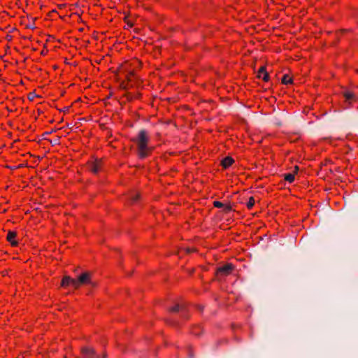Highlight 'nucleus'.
I'll return each instance as SVG.
<instances>
[{
    "label": "nucleus",
    "instance_id": "9d476101",
    "mask_svg": "<svg viewBox=\"0 0 358 358\" xmlns=\"http://www.w3.org/2000/svg\"><path fill=\"white\" fill-rule=\"evenodd\" d=\"M257 78H259V79H262L264 82H268L269 80H270V75L268 73V72L266 71V66H262L258 71H257Z\"/></svg>",
    "mask_w": 358,
    "mask_h": 358
},
{
    "label": "nucleus",
    "instance_id": "b1692460",
    "mask_svg": "<svg viewBox=\"0 0 358 358\" xmlns=\"http://www.w3.org/2000/svg\"><path fill=\"white\" fill-rule=\"evenodd\" d=\"M185 272L189 276H192L194 275V273H195V268L192 267V268H185Z\"/></svg>",
    "mask_w": 358,
    "mask_h": 358
},
{
    "label": "nucleus",
    "instance_id": "7c9ffc66",
    "mask_svg": "<svg viewBox=\"0 0 358 358\" xmlns=\"http://www.w3.org/2000/svg\"><path fill=\"white\" fill-rule=\"evenodd\" d=\"M99 127L101 130H106V129H108V127H106V125L104 124H100Z\"/></svg>",
    "mask_w": 358,
    "mask_h": 358
},
{
    "label": "nucleus",
    "instance_id": "a19ab883",
    "mask_svg": "<svg viewBox=\"0 0 358 358\" xmlns=\"http://www.w3.org/2000/svg\"><path fill=\"white\" fill-rule=\"evenodd\" d=\"M79 31H83V28H80V29H79Z\"/></svg>",
    "mask_w": 358,
    "mask_h": 358
},
{
    "label": "nucleus",
    "instance_id": "f3484780",
    "mask_svg": "<svg viewBox=\"0 0 358 358\" xmlns=\"http://www.w3.org/2000/svg\"><path fill=\"white\" fill-rule=\"evenodd\" d=\"M222 208V212L225 214H228L233 210L232 205L231 204L230 201L227 203H224V206Z\"/></svg>",
    "mask_w": 358,
    "mask_h": 358
},
{
    "label": "nucleus",
    "instance_id": "ddd939ff",
    "mask_svg": "<svg viewBox=\"0 0 358 358\" xmlns=\"http://www.w3.org/2000/svg\"><path fill=\"white\" fill-rule=\"evenodd\" d=\"M163 320L166 324L173 327H179L180 326L178 321L171 318H164Z\"/></svg>",
    "mask_w": 358,
    "mask_h": 358
},
{
    "label": "nucleus",
    "instance_id": "6ab92c4d",
    "mask_svg": "<svg viewBox=\"0 0 358 358\" xmlns=\"http://www.w3.org/2000/svg\"><path fill=\"white\" fill-rule=\"evenodd\" d=\"M186 255H189L192 253H196L199 252V250L196 247H187L182 249Z\"/></svg>",
    "mask_w": 358,
    "mask_h": 358
},
{
    "label": "nucleus",
    "instance_id": "423d86ee",
    "mask_svg": "<svg viewBox=\"0 0 358 358\" xmlns=\"http://www.w3.org/2000/svg\"><path fill=\"white\" fill-rule=\"evenodd\" d=\"M92 273L89 271L81 273L76 279L77 289H78L81 285H90L92 287H96L98 286V282L92 281Z\"/></svg>",
    "mask_w": 358,
    "mask_h": 358
},
{
    "label": "nucleus",
    "instance_id": "f257e3e1",
    "mask_svg": "<svg viewBox=\"0 0 358 358\" xmlns=\"http://www.w3.org/2000/svg\"><path fill=\"white\" fill-rule=\"evenodd\" d=\"M142 67V62L133 57L122 63L114 72L115 80L120 83L119 88L125 90L122 98L128 102L142 99L143 80L138 75Z\"/></svg>",
    "mask_w": 358,
    "mask_h": 358
},
{
    "label": "nucleus",
    "instance_id": "bb28decb",
    "mask_svg": "<svg viewBox=\"0 0 358 358\" xmlns=\"http://www.w3.org/2000/svg\"><path fill=\"white\" fill-rule=\"evenodd\" d=\"M113 137V132L111 129H106V138L109 139Z\"/></svg>",
    "mask_w": 358,
    "mask_h": 358
},
{
    "label": "nucleus",
    "instance_id": "dca6fc26",
    "mask_svg": "<svg viewBox=\"0 0 358 358\" xmlns=\"http://www.w3.org/2000/svg\"><path fill=\"white\" fill-rule=\"evenodd\" d=\"M283 178L286 182L292 183L295 180V176L292 173H287L283 174Z\"/></svg>",
    "mask_w": 358,
    "mask_h": 358
},
{
    "label": "nucleus",
    "instance_id": "4be33fe9",
    "mask_svg": "<svg viewBox=\"0 0 358 358\" xmlns=\"http://www.w3.org/2000/svg\"><path fill=\"white\" fill-rule=\"evenodd\" d=\"M36 97L41 98V96L36 94L34 91L29 92L27 95V99L31 101H33Z\"/></svg>",
    "mask_w": 358,
    "mask_h": 358
},
{
    "label": "nucleus",
    "instance_id": "37998d69",
    "mask_svg": "<svg viewBox=\"0 0 358 358\" xmlns=\"http://www.w3.org/2000/svg\"><path fill=\"white\" fill-rule=\"evenodd\" d=\"M55 144H58L59 143H57L56 141H54Z\"/></svg>",
    "mask_w": 358,
    "mask_h": 358
},
{
    "label": "nucleus",
    "instance_id": "39448f33",
    "mask_svg": "<svg viewBox=\"0 0 358 358\" xmlns=\"http://www.w3.org/2000/svg\"><path fill=\"white\" fill-rule=\"evenodd\" d=\"M235 269V266L231 263H226L222 266L216 268L213 281H222L223 278L229 276Z\"/></svg>",
    "mask_w": 358,
    "mask_h": 358
},
{
    "label": "nucleus",
    "instance_id": "2eb2a0df",
    "mask_svg": "<svg viewBox=\"0 0 358 358\" xmlns=\"http://www.w3.org/2000/svg\"><path fill=\"white\" fill-rule=\"evenodd\" d=\"M162 48L161 46L155 45L152 48V53L155 58H158L162 55Z\"/></svg>",
    "mask_w": 358,
    "mask_h": 358
},
{
    "label": "nucleus",
    "instance_id": "4468645a",
    "mask_svg": "<svg viewBox=\"0 0 358 358\" xmlns=\"http://www.w3.org/2000/svg\"><path fill=\"white\" fill-rule=\"evenodd\" d=\"M281 83L282 84L285 85L289 84H293V77L292 76H289V74H285L281 78Z\"/></svg>",
    "mask_w": 358,
    "mask_h": 358
},
{
    "label": "nucleus",
    "instance_id": "c03bdc74",
    "mask_svg": "<svg viewBox=\"0 0 358 358\" xmlns=\"http://www.w3.org/2000/svg\"><path fill=\"white\" fill-rule=\"evenodd\" d=\"M55 144H58L59 143H57L56 141H54Z\"/></svg>",
    "mask_w": 358,
    "mask_h": 358
},
{
    "label": "nucleus",
    "instance_id": "c756f323",
    "mask_svg": "<svg viewBox=\"0 0 358 358\" xmlns=\"http://www.w3.org/2000/svg\"><path fill=\"white\" fill-rule=\"evenodd\" d=\"M71 106H65L62 109L59 110L60 111H62L63 113H68L69 111Z\"/></svg>",
    "mask_w": 358,
    "mask_h": 358
},
{
    "label": "nucleus",
    "instance_id": "79ce46f5",
    "mask_svg": "<svg viewBox=\"0 0 358 358\" xmlns=\"http://www.w3.org/2000/svg\"><path fill=\"white\" fill-rule=\"evenodd\" d=\"M2 275H3V276H5V275H6V274H5V271H3V272H2Z\"/></svg>",
    "mask_w": 358,
    "mask_h": 358
},
{
    "label": "nucleus",
    "instance_id": "c85d7f7f",
    "mask_svg": "<svg viewBox=\"0 0 358 358\" xmlns=\"http://www.w3.org/2000/svg\"><path fill=\"white\" fill-rule=\"evenodd\" d=\"M299 171V166L298 165L294 166V170L292 171V173L296 176L298 174V172Z\"/></svg>",
    "mask_w": 358,
    "mask_h": 358
},
{
    "label": "nucleus",
    "instance_id": "2f4dec72",
    "mask_svg": "<svg viewBox=\"0 0 358 358\" xmlns=\"http://www.w3.org/2000/svg\"><path fill=\"white\" fill-rule=\"evenodd\" d=\"M55 13H57V12L55 10H53L49 13L48 16L52 17V15H55Z\"/></svg>",
    "mask_w": 358,
    "mask_h": 358
},
{
    "label": "nucleus",
    "instance_id": "473e14b6",
    "mask_svg": "<svg viewBox=\"0 0 358 358\" xmlns=\"http://www.w3.org/2000/svg\"><path fill=\"white\" fill-rule=\"evenodd\" d=\"M57 6L59 9H62L66 6V4H59Z\"/></svg>",
    "mask_w": 358,
    "mask_h": 358
},
{
    "label": "nucleus",
    "instance_id": "aec40b11",
    "mask_svg": "<svg viewBox=\"0 0 358 358\" xmlns=\"http://www.w3.org/2000/svg\"><path fill=\"white\" fill-rule=\"evenodd\" d=\"M343 96L346 100H354L355 101V94L352 92H345L343 94Z\"/></svg>",
    "mask_w": 358,
    "mask_h": 358
},
{
    "label": "nucleus",
    "instance_id": "4c0bfd02",
    "mask_svg": "<svg viewBox=\"0 0 358 358\" xmlns=\"http://www.w3.org/2000/svg\"><path fill=\"white\" fill-rule=\"evenodd\" d=\"M332 33H333V31H327V34L328 35H330V34H331Z\"/></svg>",
    "mask_w": 358,
    "mask_h": 358
},
{
    "label": "nucleus",
    "instance_id": "f03ea898",
    "mask_svg": "<svg viewBox=\"0 0 358 358\" xmlns=\"http://www.w3.org/2000/svg\"><path fill=\"white\" fill-rule=\"evenodd\" d=\"M130 141L136 144V154L140 159L151 156L155 149V146H149L150 136L145 130H141Z\"/></svg>",
    "mask_w": 358,
    "mask_h": 358
},
{
    "label": "nucleus",
    "instance_id": "72a5a7b5",
    "mask_svg": "<svg viewBox=\"0 0 358 358\" xmlns=\"http://www.w3.org/2000/svg\"><path fill=\"white\" fill-rule=\"evenodd\" d=\"M22 167H24L23 164H20L18 166H15V169H20V168H22Z\"/></svg>",
    "mask_w": 358,
    "mask_h": 358
},
{
    "label": "nucleus",
    "instance_id": "f8f14e48",
    "mask_svg": "<svg viewBox=\"0 0 358 358\" xmlns=\"http://www.w3.org/2000/svg\"><path fill=\"white\" fill-rule=\"evenodd\" d=\"M354 30L351 28L349 29H339L335 31L334 34L336 38V43H338L341 41V37L348 34H352Z\"/></svg>",
    "mask_w": 358,
    "mask_h": 358
},
{
    "label": "nucleus",
    "instance_id": "412c9836",
    "mask_svg": "<svg viewBox=\"0 0 358 358\" xmlns=\"http://www.w3.org/2000/svg\"><path fill=\"white\" fill-rule=\"evenodd\" d=\"M255 203V199L254 196H250L246 203V206L248 210H251Z\"/></svg>",
    "mask_w": 358,
    "mask_h": 358
},
{
    "label": "nucleus",
    "instance_id": "393cba45",
    "mask_svg": "<svg viewBox=\"0 0 358 358\" xmlns=\"http://www.w3.org/2000/svg\"><path fill=\"white\" fill-rule=\"evenodd\" d=\"M213 205L215 208H222L224 206V203L220 201H214L213 202Z\"/></svg>",
    "mask_w": 358,
    "mask_h": 358
},
{
    "label": "nucleus",
    "instance_id": "0eeeda50",
    "mask_svg": "<svg viewBox=\"0 0 358 358\" xmlns=\"http://www.w3.org/2000/svg\"><path fill=\"white\" fill-rule=\"evenodd\" d=\"M80 354L83 356V358H99L94 348L89 346L82 347Z\"/></svg>",
    "mask_w": 358,
    "mask_h": 358
},
{
    "label": "nucleus",
    "instance_id": "c9c22d12",
    "mask_svg": "<svg viewBox=\"0 0 358 358\" xmlns=\"http://www.w3.org/2000/svg\"><path fill=\"white\" fill-rule=\"evenodd\" d=\"M194 329H198V330H199V329H200V327H199V326H194V327H192V330H194Z\"/></svg>",
    "mask_w": 358,
    "mask_h": 358
},
{
    "label": "nucleus",
    "instance_id": "ea45409f",
    "mask_svg": "<svg viewBox=\"0 0 358 358\" xmlns=\"http://www.w3.org/2000/svg\"><path fill=\"white\" fill-rule=\"evenodd\" d=\"M38 114L40 115L41 114V110L40 109H38Z\"/></svg>",
    "mask_w": 358,
    "mask_h": 358
},
{
    "label": "nucleus",
    "instance_id": "6e6552de",
    "mask_svg": "<svg viewBox=\"0 0 358 358\" xmlns=\"http://www.w3.org/2000/svg\"><path fill=\"white\" fill-rule=\"evenodd\" d=\"M61 287H67L69 286H72L74 289H77V281L76 279L72 278L69 275H65L62 278L61 280Z\"/></svg>",
    "mask_w": 358,
    "mask_h": 358
},
{
    "label": "nucleus",
    "instance_id": "9b49d317",
    "mask_svg": "<svg viewBox=\"0 0 358 358\" xmlns=\"http://www.w3.org/2000/svg\"><path fill=\"white\" fill-rule=\"evenodd\" d=\"M235 163V160L231 156L224 157L220 162V166L222 169L226 170L231 166Z\"/></svg>",
    "mask_w": 358,
    "mask_h": 358
},
{
    "label": "nucleus",
    "instance_id": "a878e982",
    "mask_svg": "<svg viewBox=\"0 0 358 358\" xmlns=\"http://www.w3.org/2000/svg\"><path fill=\"white\" fill-rule=\"evenodd\" d=\"M187 350H188V354H189V357L194 358V349H193V348L192 346H189L187 348Z\"/></svg>",
    "mask_w": 358,
    "mask_h": 358
},
{
    "label": "nucleus",
    "instance_id": "58836bf2",
    "mask_svg": "<svg viewBox=\"0 0 358 358\" xmlns=\"http://www.w3.org/2000/svg\"><path fill=\"white\" fill-rule=\"evenodd\" d=\"M7 167H8V168H9V169H10L11 170L15 169V166H12V167H11V166H7Z\"/></svg>",
    "mask_w": 358,
    "mask_h": 358
},
{
    "label": "nucleus",
    "instance_id": "1a4fd4ad",
    "mask_svg": "<svg viewBox=\"0 0 358 358\" xmlns=\"http://www.w3.org/2000/svg\"><path fill=\"white\" fill-rule=\"evenodd\" d=\"M17 233L15 231L9 230L7 233L6 241L12 247H17L19 245V241L17 240Z\"/></svg>",
    "mask_w": 358,
    "mask_h": 358
},
{
    "label": "nucleus",
    "instance_id": "5701e85b",
    "mask_svg": "<svg viewBox=\"0 0 358 358\" xmlns=\"http://www.w3.org/2000/svg\"><path fill=\"white\" fill-rule=\"evenodd\" d=\"M124 22L129 27H132L134 26V22L131 20L129 16H125L124 17Z\"/></svg>",
    "mask_w": 358,
    "mask_h": 358
},
{
    "label": "nucleus",
    "instance_id": "cd10ccee",
    "mask_svg": "<svg viewBox=\"0 0 358 358\" xmlns=\"http://www.w3.org/2000/svg\"><path fill=\"white\" fill-rule=\"evenodd\" d=\"M155 138H156L157 141H161L162 138V133L161 132H156V134H155Z\"/></svg>",
    "mask_w": 358,
    "mask_h": 358
},
{
    "label": "nucleus",
    "instance_id": "e433bc0d",
    "mask_svg": "<svg viewBox=\"0 0 358 358\" xmlns=\"http://www.w3.org/2000/svg\"><path fill=\"white\" fill-rule=\"evenodd\" d=\"M53 131H54V130L52 129V130L51 131H50V132H47V131H46V132H45V133L43 134V136H45V135H47V134H50Z\"/></svg>",
    "mask_w": 358,
    "mask_h": 358
},
{
    "label": "nucleus",
    "instance_id": "a211bd4d",
    "mask_svg": "<svg viewBox=\"0 0 358 358\" xmlns=\"http://www.w3.org/2000/svg\"><path fill=\"white\" fill-rule=\"evenodd\" d=\"M141 194L140 192H136L134 195L131 196L129 198L131 204L133 205L138 202L141 199Z\"/></svg>",
    "mask_w": 358,
    "mask_h": 358
},
{
    "label": "nucleus",
    "instance_id": "f704fd0d",
    "mask_svg": "<svg viewBox=\"0 0 358 358\" xmlns=\"http://www.w3.org/2000/svg\"><path fill=\"white\" fill-rule=\"evenodd\" d=\"M107 356H108L107 352H104L103 353L102 358H106V357H107Z\"/></svg>",
    "mask_w": 358,
    "mask_h": 358
},
{
    "label": "nucleus",
    "instance_id": "20e7f679",
    "mask_svg": "<svg viewBox=\"0 0 358 358\" xmlns=\"http://www.w3.org/2000/svg\"><path fill=\"white\" fill-rule=\"evenodd\" d=\"M105 162L103 158H98L94 155L91 156V159L88 160L85 167L86 171L94 176H99L103 171Z\"/></svg>",
    "mask_w": 358,
    "mask_h": 358
},
{
    "label": "nucleus",
    "instance_id": "a18cd8bd",
    "mask_svg": "<svg viewBox=\"0 0 358 358\" xmlns=\"http://www.w3.org/2000/svg\"><path fill=\"white\" fill-rule=\"evenodd\" d=\"M76 358H80V357H76Z\"/></svg>",
    "mask_w": 358,
    "mask_h": 358
},
{
    "label": "nucleus",
    "instance_id": "7ed1b4c3",
    "mask_svg": "<svg viewBox=\"0 0 358 358\" xmlns=\"http://www.w3.org/2000/svg\"><path fill=\"white\" fill-rule=\"evenodd\" d=\"M189 303L183 300L182 297L177 299L174 305L166 308V312L169 314L178 313L180 311L182 313L181 318L185 321H187L190 318V314L188 311Z\"/></svg>",
    "mask_w": 358,
    "mask_h": 358
}]
</instances>
